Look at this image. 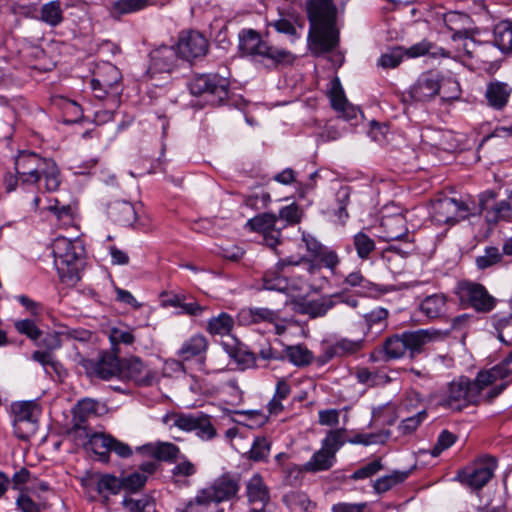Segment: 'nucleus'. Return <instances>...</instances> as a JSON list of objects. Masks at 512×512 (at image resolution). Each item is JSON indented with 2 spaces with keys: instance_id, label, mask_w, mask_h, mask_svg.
Segmentation results:
<instances>
[{
  "instance_id": "nucleus-1",
  "label": "nucleus",
  "mask_w": 512,
  "mask_h": 512,
  "mask_svg": "<svg viewBox=\"0 0 512 512\" xmlns=\"http://www.w3.org/2000/svg\"><path fill=\"white\" fill-rule=\"evenodd\" d=\"M306 12L309 20L308 46L319 56L335 48L338 42L336 29L337 10L332 0H308Z\"/></svg>"
},
{
  "instance_id": "nucleus-42",
  "label": "nucleus",
  "mask_w": 512,
  "mask_h": 512,
  "mask_svg": "<svg viewBox=\"0 0 512 512\" xmlns=\"http://www.w3.org/2000/svg\"><path fill=\"white\" fill-rule=\"evenodd\" d=\"M388 316L387 310L378 308L371 311L369 314L363 316V319L357 323L358 328L366 334V329L370 330L373 326L377 327V333H379L385 326V320Z\"/></svg>"
},
{
  "instance_id": "nucleus-7",
  "label": "nucleus",
  "mask_w": 512,
  "mask_h": 512,
  "mask_svg": "<svg viewBox=\"0 0 512 512\" xmlns=\"http://www.w3.org/2000/svg\"><path fill=\"white\" fill-rule=\"evenodd\" d=\"M440 335L438 331L419 329L406 331L402 334H394L388 337L383 343L385 357L388 360L398 359L409 351L410 357L414 358L422 352L423 347Z\"/></svg>"
},
{
  "instance_id": "nucleus-6",
  "label": "nucleus",
  "mask_w": 512,
  "mask_h": 512,
  "mask_svg": "<svg viewBox=\"0 0 512 512\" xmlns=\"http://www.w3.org/2000/svg\"><path fill=\"white\" fill-rule=\"evenodd\" d=\"M492 383L480 381V372L474 381L467 377H459L452 381L442 396L439 404L455 411H461L469 405H478L481 401V392Z\"/></svg>"
},
{
  "instance_id": "nucleus-20",
  "label": "nucleus",
  "mask_w": 512,
  "mask_h": 512,
  "mask_svg": "<svg viewBox=\"0 0 512 512\" xmlns=\"http://www.w3.org/2000/svg\"><path fill=\"white\" fill-rule=\"evenodd\" d=\"M278 218L273 213H262L248 220L247 226L251 231L261 233L264 243L275 249L281 243V229L276 227Z\"/></svg>"
},
{
  "instance_id": "nucleus-54",
  "label": "nucleus",
  "mask_w": 512,
  "mask_h": 512,
  "mask_svg": "<svg viewBox=\"0 0 512 512\" xmlns=\"http://www.w3.org/2000/svg\"><path fill=\"white\" fill-rule=\"evenodd\" d=\"M503 259V254L497 247H486L484 254L476 258V265L479 269L484 270L500 263Z\"/></svg>"
},
{
  "instance_id": "nucleus-21",
  "label": "nucleus",
  "mask_w": 512,
  "mask_h": 512,
  "mask_svg": "<svg viewBox=\"0 0 512 512\" xmlns=\"http://www.w3.org/2000/svg\"><path fill=\"white\" fill-rule=\"evenodd\" d=\"M178 50L173 46L162 45L150 53V66L147 74L153 77L158 73H172L178 65Z\"/></svg>"
},
{
  "instance_id": "nucleus-57",
  "label": "nucleus",
  "mask_w": 512,
  "mask_h": 512,
  "mask_svg": "<svg viewBox=\"0 0 512 512\" xmlns=\"http://www.w3.org/2000/svg\"><path fill=\"white\" fill-rule=\"evenodd\" d=\"M211 504L212 501L207 495L203 494V490L201 489L195 498L190 500L179 512H211Z\"/></svg>"
},
{
  "instance_id": "nucleus-43",
  "label": "nucleus",
  "mask_w": 512,
  "mask_h": 512,
  "mask_svg": "<svg viewBox=\"0 0 512 512\" xmlns=\"http://www.w3.org/2000/svg\"><path fill=\"white\" fill-rule=\"evenodd\" d=\"M331 106L338 112H344L347 104V98L340 83L339 78L334 77L330 82L327 89Z\"/></svg>"
},
{
  "instance_id": "nucleus-58",
  "label": "nucleus",
  "mask_w": 512,
  "mask_h": 512,
  "mask_svg": "<svg viewBox=\"0 0 512 512\" xmlns=\"http://www.w3.org/2000/svg\"><path fill=\"white\" fill-rule=\"evenodd\" d=\"M16 507L21 512H42L47 508L45 502H35L27 493L21 492L16 498Z\"/></svg>"
},
{
  "instance_id": "nucleus-12",
  "label": "nucleus",
  "mask_w": 512,
  "mask_h": 512,
  "mask_svg": "<svg viewBox=\"0 0 512 512\" xmlns=\"http://www.w3.org/2000/svg\"><path fill=\"white\" fill-rule=\"evenodd\" d=\"M278 18L267 22V26L272 27L279 34L285 35L292 42L301 37V32L305 26L304 17L291 5L279 6L277 8Z\"/></svg>"
},
{
  "instance_id": "nucleus-52",
  "label": "nucleus",
  "mask_w": 512,
  "mask_h": 512,
  "mask_svg": "<svg viewBox=\"0 0 512 512\" xmlns=\"http://www.w3.org/2000/svg\"><path fill=\"white\" fill-rule=\"evenodd\" d=\"M179 454V447L173 443L168 442L159 443L152 451V455L154 458L167 462L176 461Z\"/></svg>"
},
{
  "instance_id": "nucleus-33",
  "label": "nucleus",
  "mask_w": 512,
  "mask_h": 512,
  "mask_svg": "<svg viewBox=\"0 0 512 512\" xmlns=\"http://www.w3.org/2000/svg\"><path fill=\"white\" fill-rule=\"evenodd\" d=\"M295 311L299 314L309 315L311 318L324 316L334 305L331 298L322 297L312 301H298L294 303Z\"/></svg>"
},
{
  "instance_id": "nucleus-5",
  "label": "nucleus",
  "mask_w": 512,
  "mask_h": 512,
  "mask_svg": "<svg viewBox=\"0 0 512 512\" xmlns=\"http://www.w3.org/2000/svg\"><path fill=\"white\" fill-rule=\"evenodd\" d=\"M54 264L62 282L74 284L85 265V248L79 239L58 237L52 245Z\"/></svg>"
},
{
  "instance_id": "nucleus-3",
  "label": "nucleus",
  "mask_w": 512,
  "mask_h": 512,
  "mask_svg": "<svg viewBox=\"0 0 512 512\" xmlns=\"http://www.w3.org/2000/svg\"><path fill=\"white\" fill-rule=\"evenodd\" d=\"M239 50L269 71L293 66L297 59L292 51L269 43L254 29L239 32Z\"/></svg>"
},
{
  "instance_id": "nucleus-40",
  "label": "nucleus",
  "mask_w": 512,
  "mask_h": 512,
  "mask_svg": "<svg viewBox=\"0 0 512 512\" xmlns=\"http://www.w3.org/2000/svg\"><path fill=\"white\" fill-rule=\"evenodd\" d=\"M510 91L504 83H491L486 90L488 103L494 108L501 109L507 103Z\"/></svg>"
},
{
  "instance_id": "nucleus-8",
  "label": "nucleus",
  "mask_w": 512,
  "mask_h": 512,
  "mask_svg": "<svg viewBox=\"0 0 512 512\" xmlns=\"http://www.w3.org/2000/svg\"><path fill=\"white\" fill-rule=\"evenodd\" d=\"M81 486L89 502L107 507L111 496L120 493L119 478L109 473L89 472L81 479Z\"/></svg>"
},
{
  "instance_id": "nucleus-51",
  "label": "nucleus",
  "mask_w": 512,
  "mask_h": 512,
  "mask_svg": "<svg viewBox=\"0 0 512 512\" xmlns=\"http://www.w3.org/2000/svg\"><path fill=\"white\" fill-rule=\"evenodd\" d=\"M109 340L111 342V350L117 354H120L119 345H132L135 341V336L131 331L114 327L110 330Z\"/></svg>"
},
{
  "instance_id": "nucleus-38",
  "label": "nucleus",
  "mask_w": 512,
  "mask_h": 512,
  "mask_svg": "<svg viewBox=\"0 0 512 512\" xmlns=\"http://www.w3.org/2000/svg\"><path fill=\"white\" fill-rule=\"evenodd\" d=\"M446 308V298L440 294H434L426 297L420 304V310L431 319L443 315Z\"/></svg>"
},
{
  "instance_id": "nucleus-9",
  "label": "nucleus",
  "mask_w": 512,
  "mask_h": 512,
  "mask_svg": "<svg viewBox=\"0 0 512 512\" xmlns=\"http://www.w3.org/2000/svg\"><path fill=\"white\" fill-rule=\"evenodd\" d=\"M229 80L218 74H198L189 82L194 96H205L212 105H220L228 98Z\"/></svg>"
},
{
  "instance_id": "nucleus-11",
  "label": "nucleus",
  "mask_w": 512,
  "mask_h": 512,
  "mask_svg": "<svg viewBox=\"0 0 512 512\" xmlns=\"http://www.w3.org/2000/svg\"><path fill=\"white\" fill-rule=\"evenodd\" d=\"M122 75L120 70L109 62L97 65L93 78L91 79V89L98 99H104L108 94L118 95Z\"/></svg>"
},
{
  "instance_id": "nucleus-48",
  "label": "nucleus",
  "mask_w": 512,
  "mask_h": 512,
  "mask_svg": "<svg viewBox=\"0 0 512 512\" xmlns=\"http://www.w3.org/2000/svg\"><path fill=\"white\" fill-rule=\"evenodd\" d=\"M41 0H16L11 5L14 14L26 18H37Z\"/></svg>"
},
{
  "instance_id": "nucleus-4",
  "label": "nucleus",
  "mask_w": 512,
  "mask_h": 512,
  "mask_svg": "<svg viewBox=\"0 0 512 512\" xmlns=\"http://www.w3.org/2000/svg\"><path fill=\"white\" fill-rule=\"evenodd\" d=\"M15 171L22 187H35L44 179L45 190L56 191L61 183L60 170L52 158L31 151H21L15 158Z\"/></svg>"
},
{
  "instance_id": "nucleus-14",
  "label": "nucleus",
  "mask_w": 512,
  "mask_h": 512,
  "mask_svg": "<svg viewBox=\"0 0 512 512\" xmlns=\"http://www.w3.org/2000/svg\"><path fill=\"white\" fill-rule=\"evenodd\" d=\"M458 295L462 302H467L477 312H490L496 304V299L479 283L463 281L458 285Z\"/></svg>"
},
{
  "instance_id": "nucleus-17",
  "label": "nucleus",
  "mask_w": 512,
  "mask_h": 512,
  "mask_svg": "<svg viewBox=\"0 0 512 512\" xmlns=\"http://www.w3.org/2000/svg\"><path fill=\"white\" fill-rule=\"evenodd\" d=\"M89 445L93 452L99 455V460L103 462L109 461L110 452H114L121 458H128L132 455L131 447L105 433H93L89 439Z\"/></svg>"
},
{
  "instance_id": "nucleus-23",
  "label": "nucleus",
  "mask_w": 512,
  "mask_h": 512,
  "mask_svg": "<svg viewBox=\"0 0 512 512\" xmlns=\"http://www.w3.org/2000/svg\"><path fill=\"white\" fill-rule=\"evenodd\" d=\"M120 376L147 386L152 383L155 375L139 357H131L122 359Z\"/></svg>"
},
{
  "instance_id": "nucleus-59",
  "label": "nucleus",
  "mask_w": 512,
  "mask_h": 512,
  "mask_svg": "<svg viewBox=\"0 0 512 512\" xmlns=\"http://www.w3.org/2000/svg\"><path fill=\"white\" fill-rule=\"evenodd\" d=\"M303 217V210L296 203L284 206L279 210L280 220L285 221L288 225H296L301 222Z\"/></svg>"
},
{
  "instance_id": "nucleus-27",
  "label": "nucleus",
  "mask_w": 512,
  "mask_h": 512,
  "mask_svg": "<svg viewBox=\"0 0 512 512\" xmlns=\"http://www.w3.org/2000/svg\"><path fill=\"white\" fill-rule=\"evenodd\" d=\"M380 226L382 228L381 238L384 241H410L405 214L381 218Z\"/></svg>"
},
{
  "instance_id": "nucleus-62",
  "label": "nucleus",
  "mask_w": 512,
  "mask_h": 512,
  "mask_svg": "<svg viewBox=\"0 0 512 512\" xmlns=\"http://www.w3.org/2000/svg\"><path fill=\"white\" fill-rule=\"evenodd\" d=\"M14 326L18 333L23 334L34 341L39 339L40 336L42 335V331L31 319H23L16 321Z\"/></svg>"
},
{
  "instance_id": "nucleus-37",
  "label": "nucleus",
  "mask_w": 512,
  "mask_h": 512,
  "mask_svg": "<svg viewBox=\"0 0 512 512\" xmlns=\"http://www.w3.org/2000/svg\"><path fill=\"white\" fill-rule=\"evenodd\" d=\"M291 393V386L284 378L279 379L276 383L275 393L273 398L267 404V410L272 415L280 414L284 406L282 401L287 399Z\"/></svg>"
},
{
  "instance_id": "nucleus-35",
  "label": "nucleus",
  "mask_w": 512,
  "mask_h": 512,
  "mask_svg": "<svg viewBox=\"0 0 512 512\" xmlns=\"http://www.w3.org/2000/svg\"><path fill=\"white\" fill-rule=\"evenodd\" d=\"M512 351L498 365L489 370L480 371V381L486 383H494L497 380H505L510 378L512 381Z\"/></svg>"
},
{
  "instance_id": "nucleus-24",
  "label": "nucleus",
  "mask_w": 512,
  "mask_h": 512,
  "mask_svg": "<svg viewBox=\"0 0 512 512\" xmlns=\"http://www.w3.org/2000/svg\"><path fill=\"white\" fill-rule=\"evenodd\" d=\"M208 340L200 333H196L186 339L178 349L176 355L183 361L195 360L204 363L208 350Z\"/></svg>"
},
{
  "instance_id": "nucleus-64",
  "label": "nucleus",
  "mask_w": 512,
  "mask_h": 512,
  "mask_svg": "<svg viewBox=\"0 0 512 512\" xmlns=\"http://www.w3.org/2000/svg\"><path fill=\"white\" fill-rule=\"evenodd\" d=\"M397 418L396 407L392 404H387L373 412V419L376 422L382 420V423L385 425H393Z\"/></svg>"
},
{
  "instance_id": "nucleus-18",
  "label": "nucleus",
  "mask_w": 512,
  "mask_h": 512,
  "mask_svg": "<svg viewBox=\"0 0 512 512\" xmlns=\"http://www.w3.org/2000/svg\"><path fill=\"white\" fill-rule=\"evenodd\" d=\"M240 489V475L226 472L216 478L214 482L203 488V494L207 495L212 503H220L234 498Z\"/></svg>"
},
{
  "instance_id": "nucleus-22",
  "label": "nucleus",
  "mask_w": 512,
  "mask_h": 512,
  "mask_svg": "<svg viewBox=\"0 0 512 512\" xmlns=\"http://www.w3.org/2000/svg\"><path fill=\"white\" fill-rule=\"evenodd\" d=\"M245 496L251 507L263 509L271 502L270 488L260 473H254L245 482Z\"/></svg>"
},
{
  "instance_id": "nucleus-60",
  "label": "nucleus",
  "mask_w": 512,
  "mask_h": 512,
  "mask_svg": "<svg viewBox=\"0 0 512 512\" xmlns=\"http://www.w3.org/2000/svg\"><path fill=\"white\" fill-rule=\"evenodd\" d=\"M404 51L401 47H395L389 52L384 53L378 60V65L384 69L396 68L402 61Z\"/></svg>"
},
{
  "instance_id": "nucleus-28",
  "label": "nucleus",
  "mask_w": 512,
  "mask_h": 512,
  "mask_svg": "<svg viewBox=\"0 0 512 512\" xmlns=\"http://www.w3.org/2000/svg\"><path fill=\"white\" fill-rule=\"evenodd\" d=\"M122 359L114 351L104 352L99 361L95 364L93 372L103 380L120 376Z\"/></svg>"
},
{
  "instance_id": "nucleus-50",
  "label": "nucleus",
  "mask_w": 512,
  "mask_h": 512,
  "mask_svg": "<svg viewBox=\"0 0 512 512\" xmlns=\"http://www.w3.org/2000/svg\"><path fill=\"white\" fill-rule=\"evenodd\" d=\"M408 474V472L394 471L390 475L377 479L374 484V488L377 493H384L390 490L393 486L402 483L408 477Z\"/></svg>"
},
{
  "instance_id": "nucleus-16",
  "label": "nucleus",
  "mask_w": 512,
  "mask_h": 512,
  "mask_svg": "<svg viewBox=\"0 0 512 512\" xmlns=\"http://www.w3.org/2000/svg\"><path fill=\"white\" fill-rule=\"evenodd\" d=\"M176 47L179 56L191 62L206 56L209 42L202 33L196 30H186L180 32Z\"/></svg>"
},
{
  "instance_id": "nucleus-19",
  "label": "nucleus",
  "mask_w": 512,
  "mask_h": 512,
  "mask_svg": "<svg viewBox=\"0 0 512 512\" xmlns=\"http://www.w3.org/2000/svg\"><path fill=\"white\" fill-rule=\"evenodd\" d=\"M434 219L438 223L455 224L469 215V208L463 201L444 197L433 202Z\"/></svg>"
},
{
  "instance_id": "nucleus-44",
  "label": "nucleus",
  "mask_w": 512,
  "mask_h": 512,
  "mask_svg": "<svg viewBox=\"0 0 512 512\" xmlns=\"http://www.w3.org/2000/svg\"><path fill=\"white\" fill-rule=\"evenodd\" d=\"M123 506L128 512H156L155 500L149 495L140 498L125 497Z\"/></svg>"
},
{
  "instance_id": "nucleus-29",
  "label": "nucleus",
  "mask_w": 512,
  "mask_h": 512,
  "mask_svg": "<svg viewBox=\"0 0 512 512\" xmlns=\"http://www.w3.org/2000/svg\"><path fill=\"white\" fill-rule=\"evenodd\" d=\"M98 415V401L91 398L79 400L72 410V429H86V422Z\"/></svg>"
},
{
  "instance_id": "nucleus-10",
  "label": "nucleus",
  "mask_w": 512,
  "mask_h": 512,
  "mask_svg": "<svg viewBox=\"0 0 512 512\" xmlns=\"http://www.w3.org/2000/svg\"><path fill=\"white\" fill-rule=\"evenodd\" d=\"M168 419H172L173 425L181 430L195 431L196 435L202 440H212L217 435L211 416L203 412L195 414L175 413L171 416H165L163 421L167 423Z\"/></svg>"
},
{
  "instance_id": "nucleus-46",
  "label": "nucleus",
  "mask_w": 512,
  "mask_h": 512,
  "mask_svg": "<svg viewBox=\"0 0 512 512\" xmlns=\"http://www.w3.org/2000/svg\"><path fill=\"white\" fill-rule=\"evenodd\" d=\"M348 433L345 429L330 430L322 441V447L336 457V452L345 444Z\"/></svg>"
},
{
  "instance_id": "nucleus-63",
  "label": "nucleus",
  "mask_w": 512,
  "mask_h": 512,
  "mask_svg": "<svg viewBox=\"0 0 512 512\" xmlns=\"http://www.w3.org/2000/svg\"><path fill=\"white\" fill-rule=\"evenodd\" d=\"M49 210L65 224L73 221L74 209L70 204H61L58 199H54V203L49 206Z\"/></svg>"
},
{
  "instance_id": "nucleus-31",
  "label": "nucleus",
  "mask_w": 512,
  "mask_h": 512,
  "mask_svg": "<svg viewBox=\"0 0 512 512\" xmlns=\"http://www.w3.org/2000/svg\"><path fill=\"white\" fill-rule=\"evenodd\" d=\"M224 350L228 356L235 361L240 370L266 366V364L258 365L256 354L238 344H224Z\"/></svg>"
},
{
  "instance_id": "nucleus-49",
  "label": "nucleus",
  "mask_w": 512,
  "mask_h": 512,
  "mask_svg": "<svg viewBox=\"0 0 512 512\" xmlns=\"http://www.w3.org/2000/svg\"><path fill=\"white\" fill-rule=\"evenodd\" d=\"M493 319L499 339L506 345H512V314L507 317L496 314Z\"/></svg>"
},
{
  "instance_id": "nucleus-2",
  "label": "nucleus",
  "mask_w": 512,
  "mask_h": 512,
  "mask_svg": "<svg viewBox=\"0 0 512 512\" xmlns=\"http://www.w3.org/2000/svg\"><path fill=\"white\" fill-rule=\"evenodd\" d=\"M320 271V267L304 258L295 260L288 257L279 260L275 267L267 270L263 275V287L267 290H275L291 294L304 291L311 286L310 277Z\"/></svg>"
},
{
  "instance_id": "nucleus-55",
  "label": "nucleus",
  "mask_w": 512,
  "mask_h": 512,
  "mask_svg": "<svg viewBox=\"0 0 512 512\" xmlns=\"http://www.w3.org/2000/svg\"><path fill=\"white\" fill-rule=\"evenodd\" d=\"M147 481V476L143 473L134 472L128 476L119 479L120 491L125 490L131 493L141 490Z\"/></svg>"
},
{
  "instance_id": "nucleus-26",
  "label": "nucleus",
  "mask_w": 512,
  "mask_h": 512,
  "mask_svg": "<svg viewBox=\"0 0 512 512\" xmlns=\"http://www.w3.org/2000/svg\"><path fill=\"white\" fill-rule=\"evenodd\" d=\"M439 76L428 72L419 77L417 82L411 87V97L420 102L429 101L440 92Z\"/></svg>"
},
{
  "instance_id": "nucleus-32",
  "label": "nucleus",
  "mask_w": 512,
  "mask_h": 512,
  "mask_svg": "<svg viewBox=\"0 0 512 512\" xmlns=\"http://www.w3.org/2000/svg\"><path fill=\"white\" fill-rule=\"evenodd\" d=\"M279 313L268 308L242 309L238 314V320L242 325L259 324L262 322L275 323L279 320Z\"/></svg>"
},
{
  "instance_id": "nucleus-36",
  "label": "nucleus",
  "mask_w": 512,
  "mask_h": 512,
  "mask_svg": "<svg viewBox=\"0 0 512 512\" xmlns=\"http://www.w3.org/2000/svg\"><path fill=\"white\" fill-rule=\"evenodd\" d=\"M153 4V0H116L111 5L110 15L119 19L123 15L138 12Z\"/></svg>"
},
{
  "instance_id": "nucleus-61",
  "label": "nucleus",
  "mask_w": 512,
  "mask_h": 512,
  "mask_svg": "<svg viewBox=\"0 0 512 512\" xmlns=\"http://www.w3.org/2000/svg\"><path fill=\"white\" fill-rule=\"evenodd\" d=\"M338 208L336 210V215L341 223H346L349 218V213L347 211V205L350 201V188L349 187H341L336 194Z\"/></svg>"
},
{
  "instance_id": "nucleus-25",
  "label": "nucleus",
  "mask_w": 512,
  "mask_h": 512,
  "mask_svg": "<svg viewBox=\"0 0 512 512\" xmlns=\"http://www.w3.org/2000/svg\"><path fill=\"white\" fill-rule=\"evenodd\" d=\"M336 461V457L332 455V453L328 452L326 449L321 447L318 451H316L309 461L304 463L303 465L291 464L287 467L286 471L289 474L297 473L300 474L302 472L308 473H318L321 471H327L334 465Z\"/></svg>"
},
{
  "instance_id": "nucleus-41",
  "label": "nucleus",
  "mask_w": 512,
  "mask_h": 512,
  "mask_svg": "<svg viewBox=\"0 0 512 512\" xmlns=\"http://www.w3.org/2000/svg\"><path fill=\"white\" fill-rule=\"evenodd\" d=\"M272 447V441L266 436H256L251 449L248 451V459L254 462H267Z\"/></svg>"
},
{
  "instance_id": "nucleus-45",
  "label": "nucleus",
  "mask_w": 512,
  "mask_h": 512,
  "mask_svg": "<svg viewBox=\"0 0 512 512\" xmlns=\"http://www.w3.org/2000/svg\"><path fill=\"white\" fill-rule=\"evenodd\" d=\"M234 326L233 318L223 312L217 317H213L208 321L207 331L212 335H227L229 334Z\"/></svg>"
},
{
  "instance_id": "nucleus-56",
  "label": "nucleus",
  "mask_w": 512,
  "mask_h": 512,
  "mask_svg": "<svg viewBox=\"0 0 512 512\" xmlns=\"http://www.w3.org/2000/svg\"><path fill=\"white\" fill-rule=\"evenodd\" d=\"M511 211L510 203L501 201L487 211L485 218L489 224H497L501 220L508 219L511 215Z\"/></svg>"
},
{
  "instance_id": "nucleus-34",
  "label": "nucleus",
  "mask_w": 512,
  "mask_h": 512,
  "mask_svg": "<svg viewBox=\"0 0 512 512\" xmlns=\"http://www.w3.org/2000/svg\"><path fill=\"white\" fill-rule=\"evenodd\" d=\"M36 19L51 27L59 26L64 21V10L61 1L53 0L42 5Z\"/></svg>"
},
{
  "instance_id": "nucleus-30",
  "label": "nucleus",
  "mask_w": 512,
  "mask_h": 512,
  "mask_svg": "<svg viewBox=\"0 0 512 512\" xmlns=\"http://www.w3.org/2000/svg\"><path fill=\"white\" fill-rule=\"evenodd\" d=\"M107 214L113 222L122 226H131L136 221L134 205L124 200L109 203Z\"/></svg>"
},
{
  "instance_id": "nucleus-53",
  "label": "nucleus",
  "mask_w": 512,
  "mask_h": 512,
  "mask_svg": "<svg viewBox=\"0 0 512 512\" xmlns=\"http://www.w3.org/2000/svg\"><path fill=\"white\" fill-rule=\"evenodd\" d=\"M354 247L361 259H368L375 251V241L363 232L354 235Z\"/></svg>"
},
{
  "instance_id": "nucleus-13",
  "label": "nucleus",
  "mask_w": 512,
  "mask_h": 512,
  "mask_svg": "<svg viewBox=\"0 0 512 512\" xmlns=\"http://www.w3.org/2000/svg\"><path fill=\"white\" fill-rule=\"evenodd\" d=\"M496 466V460L493 457H487L459 471L457 479L462 484L479 490L491 480Z\"/></svg>"
},
{
  "instance_id": "nucleus-47",
  "label": "nucleus",
  "mask_w": 512,
  "mask_h": 512,
  "mask_svg": "<svg viewBox=\"0 0 512 512\" xmlns=\"http://www.w3.org/2000/svg\"><path fill=\"white\" fill-rule=\"evenodd\" d=\"M286 356L296 366L309 365L313 360V354L303 345L288 346L285 349Z\"/></svg>"
},
{
  "instance_id": "nucleus-39",
  "label": "nucleus",
  "mask_w": 512,
  "mask_h": 512,
  "mask_svg": "<svg viewBox=\"0 0 512 512\" xmlns=\"http://www.w3.org/2000/svg\"><path fill=\"white\" fill-rule=\"evenodd\" d=\"M494 43L502 52H512V23L502 21L494 28Z\"/></svg>"
},
{
  "instance_id": "nucleus-15",
  "label": "nucleus",
  "mask_w": 512,
  "mask_h": 512,
  "mask_svg": "<svg viewBox=\"0 0 512 512\" xmlns=\"http://www.w3.org/2000/svg\"><path fill=\"white\" fill-rule=\"evenodd\" d=\"M36 407L33 401L15 402L11 405L14 433L19 439L27 440L36 431Z\"/></svg>"
}]
</instances>
